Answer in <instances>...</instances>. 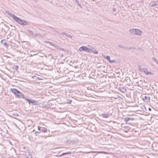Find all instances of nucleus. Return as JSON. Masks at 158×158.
Returning a JSON list of instances; mask_svg holds the SVG:
<instances>
[{
  "label": "nucleus",
  "mask_w": 158,
  "mask_h": 158,
  "mask_svg": "<svg viewBox=\"0 0 158 158\" xmlns=\"http://www.w3.org/2000/svg\"><path fill=\"white\" fill-rule=\"evenodd\" d=\"M12 93H14L15 95V96L17 98H24L25 100L28 102L30 104V103H32L33 104L36 105L37 104V102H35V101L32 99H28L26 98H25L24 96V95L19 91L18 90L15 89H10Z\"/></svg>",
  "instance_id": "1"
},
{
  "label": "nucleus",
  "mask_w": 158,
  "mask_h": 158,
  "mask_svg": "<svg viewBox=\"0 0 158 158\" xmlns=\"http://www.w3.org/2000/svg\"><path fill=\"white\" fill-rule=\"evenodd\" d=\"M6 13L10 16L13 19L19 24L23 25H26L27 24V23L24 20H22L17 17L14 14L10 13L8 11H6Z\"/></svg>",
  "instance_id": "2"
},
{
  "label": "nucleus",
  "mask_w": 158,
  "mask_h": 158,
  "mask_svg": "<svg viewBox=\"0 0 158 158\" xmlns=\"http://www.w3.org/2000/svg\"><path fill=\"white\" fill-rule=\"evenodd\" d=\"M129 31L131 34L139 36L141 35L142 33V31L139 29L132 28L129 30Z\"/></svg>",
  "instance_id": "3"
},
{
  "label": "nucleus",
  "mask_w": 158,
  "mask_h": 158,
  "mask_svg": "<svg viewBox=\"0 0 158 158\" xmlns=\"http://www.w3.org/2000/svg\"><path fill=\"white\" fill-rule=\"evenodd\" d=\"M139 70L141 72L144 73L147 75H153V73L151 72H148V69L145 68H142L140 66L138 68Z\"/></svg>",
  "instance_id": "4"
},
{
  "label": "nucleus",
  "mask_w": 158,
  "mask_h": 158,
  "mask_svg": "<svg viewBox=\"0 0 158 158\" xmlns=\"http://www.w3.org/2000/svg\"><path fill=\"white\" fill-rule=\"evenodd\" d=\"M78 50L79 52H81L82 51H85L86 52H88L89 53H91L92 52V49L88 48L87 47L85 46H82L79 48Z\"/></svg>",
  "instance_id": "5"
},
{
  "label": "nucleus",
  "mask_w": 158,
  "mask_h": 158,
  "mask_svg": "<svg viewBox=\"0 0 158 158\" xmlns=\"http://www.w3.org/2000/svg\"><path fill=\"white\" fill-rule=\"evenodd\" d=\"M103 57L105 59H106L107 61L110 63H114L115 62V60H110V57L109 56H105L104 55H102Z\"/></svg>",
  "instance_id": "6"
},
{
  "label": "nucleus",
  "mask_w": 158,
  "mask_h": 158,
  "mask_svg": "<svg viewBox=\"0 0 158 158\" xmlns=\"http://www.w3.org/2000/svg\"><path fill=\"white\" fill-rule=\"evenodd\" d=\"M102 115L103 118H107L109 116L110 114L108 113L104 114H102Z\"/></svg>",
  "instance_id": "7"
},
{
  "label": "nucleus",
  "mask_w": 158,
  "mask_h": 158,
  "mask_svg": "<svg viewBox=\"0 0 158 158\" xmlns=\"http://www.w3.org/2000/svg\"><path fill=\"white\" fill-rule=\"evenodd\" d=\"M97 152L99 153H104L106 154H108V152Z\"/></svg>",
  "instance_id": "8"
},
{
  "label": "nucleus",
  "mask_w": 158,
  "mask_h": 158,
  "mask_svg": "<svg viewBox=\"0 0 158 158\" xmlns=\"http://www.w3.org/2000/svg\"><path fill=\"white\" fill-rule=\"evenodd\" d=\"M41 131L44 132H46L47 131V129L44 127H42L41 130Z\"/></svg>",
  "instance_id": "9"
},
{
  "label": "nucleus",
  "mask_w": 158,
  "mask_h": 158,
  "mask_svg": "<svg viewBox=\"0 0 158 158\" xmlns=\"http://www.w3.org/2000/svg\"><path fill=\"white\" fill-rule=\"evenodd\" d=\"M92 51L91 52H93L95 54H97L98 53V51H97L96 49H94L93 50L92 49Z\"/></svg>",
  "instance_id": "10"
},
{
  "label": "nucleus",
  "mask_w": 158,
  "mask_h": 158,
  "mask_svg": "<svg viewBox=\"0 0 158 158\" xmlns=\"http://www.w3.org/2000/svg\"><path fill=\"white\" fill-rule=\"evenodd\" d=\"M27 31L30 34L32 35H33L34 34L32 31L30 30H28Z\"/></svg>",
  "instance_id": "11"
},
{
  "label": "nucleus",
  "mask_w": 158,
  "mask_h": 158,
  "mask_svg": "<svg viewBox=\"0 0 158 158\" xmlns=\"http://www.w3.org/2000/svg\"><path fill=\"white\" fill-rule=\"evenodd\" d=\"M143 99L144 100V99H147L148 100H149L150 99V97H148V96H145L144 97V98H143Z\"/></svg>",
  "instance_id": "12"
},
{
  "label": "nucleus",
  "mask_w": 158,
  "mask_h": 158,
  "mask_svg": "<svg viewBox=\"0 0 158 158\" xmlns=\"http://www.w3.org/2000/svg\"><path fill=\"white\" fill-rule=\"evenodd\" d=\"M45 42H46V43H48L49 44H50V45H51L52 46H53L54 45V44H53L51 42H49V41H45Z\"/></svg>",
  "instance_id": "13"
},
{
  "label": "nucleus",
  "mask_w": 158,
  "mask_h": 158,
  "mask_svg": "<svg viewBox=\"0 0 158 158\" xmlns=\"http://www.w3.org/2000/svg\"><path fill=\"white\" fill-rule=\"evenodd\" d=\"M45 42H46V43H48L49 44H50V45H51L52 46H53L54 45V44H53L51 42H49V41H45Z\"/></svg>",
  "instance_id": "14"
},
{
  "label": "nucleus",
  "mask_w": 158,
  "mask_h": 158,
  "mask_svg": "<svg viewBox=\"0 0 158 158\" xmlns=\"http://www.w3.org/2000/svg\"><path fill=\"white\" fill-rule=\"evenodd\" d=\"M65 36L69 38H72V36H71V35H70L67 33H66V34Z\"/></svg>",
  "instance_id": "15"
},
{
  "label": "nucleus",
  "mask_w": 158,
  "mask_h": 158,
  "mask_svg": "<svg viewBox=\"0 0 158 158\" xmlns=\"http://www.w3.org/2000/svg\"><path fill=\"white\" fill-rule=\"evenodd\" d=\"M40 36V34L39 33H37L36 34H35V37H39Z\"/></svg>",
  "instance_id": "16"
},
{
  "label": "nucleus",
  "mask_w": 158,
  "mask_h": 158,
  "mask_svg": "<svg viewBox=\"0 0 158 158\" xmlns=\"http://www.w3.org/2000/svg\"><path fill=\"white\" fill-rule=\"evenodd\" d=\"M152 59L153 61H155L157 63V61H156L157 60L155 58H154V57L152 58Z\"/></svg>",
  "instance_id": "17"
},
{
  "label": "nucleus",
  "mask_w": 158,
  "mask_h": 158,
  "mask_svg": "<svg viewBox=\"0 0 158 158\" xmlns=\"http://www.w3.org/2000/svg\"><path fill=\"white\" fill-rule=\"evenodd\" d=\"M31 156L29 153V155L26 158H31Z\"/></svg>",
  "instance_id": "18"
},
{
  "label": "nucleus",
  "mask_w": 158,
  "mask_h": 158,
  "mask_svg": "<svg viewBox=\"0 0 158 158\" xmlns=\"http://www.w3.org/2000/svg\"><path fill=\"white\" fill-rule=\"evenodd\" d=\"M129 119H130V118H126L125 119V121L126 122H127V121H128L129 120Z\"/></svg>",
  "instance_id": "19"
},
{
  "label": "nucleus",
  "mask_w": 158,
  "mask_h": 158,
  "mask_svg": "<svg viewBox=\"0 0 158 158\" xmlns=\"http://www.w3.org/2000/svg\"><path fill=\"white\" fill-rule=\"evenodd\" d=\"M66 33L64 32H62L61 33V35H66Z\"/></svg>",
  "instance_id": "20"
},
{
  "label": "nucleus",
  "mask_w": 158,
  "mask_h": 158,
  "mask_svg": "<svg viewBox=\"0 0 158 158\" xmlns=\"http://www.w3.org/2000/svg\"><path fill=\"white\" fill-rule=\"evenodd\" d=\"M40 132H38V131H36L35 132V134L36 135H38V133H40Z\"/></svg>",
  "instance_id": "21"
},
{
  "label": "nucleus",
  "mask_w": 158,
  "mask_h": 158,
  "mask_svg": "<svg viewBox=\"0 0 158 158\" xmlns=\"http://www.w3.org/2000/svg\"><path fill=\"white\" fill-rule=\"evenodd\" d=\"M112 10L114 12H115L116 11V9L115 8H112Z\"/></svg>",
  "instance_id": "22"
},
{
  "label": "nucleus",
  "mask_w": 158,
  "mask_h": 158,
  "mask_svg": "<svg viewBox=\"0 0 158 158\" xmlns=\"http://www.w3.org/2000/svg\"><path fill=\"white\" fill-rule=\"evenodd\" d=\"M41 128L42 127H40L39 126H38V129L39 130V131H41Z\"/></svg>",
  "instance_id": "23"
},
{
  "label": "nucleus",
  "mask_w": 158,
  "mask_h": 158,
  "mask_svg": "<svg viewBox=\"0 0 158 158\" xmlns=\"http://www.w3.org/2000/svg\"><path fill=\"white\" fill-rule=\"evenodd\" d=\"M53 46H54V47H55V48H57V47H58V46L56 44H54V45Z\"/></svg>",
  "instance_id": "24"
},
{
  "label": "nucleus",
  "mask_w": 158,
  "mask_h": 158,
  "mask_svg": "<svg viewBox=\"0 0 158 158\" xmlns=\"http://www.w3.org/2000/svg\"><path fill=\"white\" fill-rule=\"evenodd\" d=\"M69 153H68H68H63L61 155H65V154H68Z\"/></svg>",
  "instance_id": "25"
},
{
  "label": "nucleus",
  "mask_w": 158,
  "mask_h": 158,
  "mask_svg": "<svg viewBox=\"0 0 158 158\" xmlns=\"http://www.w3.org/2000/svg\"><path fill=\"white\" fill-rule=\"evenodd\" d=\"M48 136H46V135H44V137L45 138H47Z\"/></svg>",
  "instance_id": "26"
},
{
  "label": "nucleus",
  "mask_w": 158,
  "mask_h": 158,
  "mask_svg": "<svg viewBox=\"0 0 158 158\" xmlns=\"http://www.w3.org/2000/svg\"><path fill=\"white\" fill-rule=\"evenodd\" d=\"M118 46L120 47V48H122V45H120V46Z\"/></svg>",
  "instance_id": "27"
},
{
  "label": "nucleus",
  "mask_w": 158,
  "mask_h": 158,
  "mask_svg": "<svg viewBox=\"0 0 158 158\" xmlns=\"http://www.w3.org/2000/svg\"><path fill=\"white\" fill-rule=\"evenodd\" d=\"M123 90H124V91L126 90L125 88H123Z\"/></svg>",
  "instance_id": "28"
},
{
  "label": "nucleus",
  "mask_w": 158,
  "mask_h": 158,
  "mask_svg": "<svg viewBox=\"0 0 158 158\" xmlns=\"http://www.w3.org/2000/svg\"><path fill=\"white\" fill-rule=\"evenodd\" d=\"M151 108H148V110H149V111H151Z\"/></svg>",
  "instance_id": "29"
},
{
  "label": "nucleus",
  "mask_w": 158,
  "mask_h": 158,
  "mask_svg": "<svg viewBox=\"0 0 158 158\" xmlns=\"http://www.w3.org/2000/svg\"><path fill=\"white\" fill-rule=\"evenodd\" d=\"M15 67H16V68L17 69L18 68V67L17 66H15Z\"/></svg>",
  "instance_id": "30"
},
{
  "label": "nucleus",
  "mask_w": 158,
  "mask_h": 158,
  "mask_svg": "<svg viewBox=\"0 0 158 158\" xmlns=\"http://www.w3.org/2000/svg\"><path fill=\"white\" fill-rule=\"evenodd\" d=\"M60 49L61 50H63V48H60Z\"/></svg>",
  "instance_id": "31"
}]
</instances>
